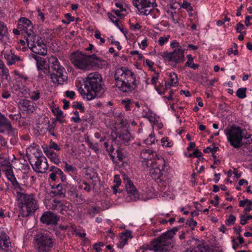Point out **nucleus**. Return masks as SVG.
Masks as SVG:
<instances>
[{
    "label": "nucleus",
    "instance_id": "28",
    "mask_svg": "<svg viewBox=\"0 0 252 252\" xmlns=\"http://www.w3.org/2000/svg\"><path fill=\"white\" fill-rule=\"evenodd\" d=\"M20 22L24 23V27L25 28V32H28L29 30H32L33 26L32 22L30 20L25 17H22L20 19Z\"/></svg>",
    "mask_w": 252,
    "mask_h": 252
},
{
    "label": "nucleus",
    "instance_id": "50",
    "mask_svg": "<svg viewBox=\"0 0 252 252\" xmlns=\"http://www.w3.org/2000/svg\"><path fill=\"white\" fill-rule=\"evenodd\" d=\"M219 150L218 147H214L213 148H211L210 147H207L206 149L203 150V152L205 153H209V151L212 153L214 154L217 151Z\"/></svg>",
    "mask_w": 252,
    "mask_h": 252
},
{
    "label": "nucleus",
    "instance_id": "4",
    "mask_svg": "<svg viewBox=\"0 0 252 252\" xmlns=\"http://www.w3.org/2000/svg\"><path fill=\"white\" fill-rule=\"evenodd\" d=\"M178 230V227H174L163 233L158 238L153 240L147 247L151 251L155 252H167L172 248V239Z\"/></svg>",
    "mask_w": 252,
    "mask_h": 252
},
{
    "label": "nucleus",
    "instance_id": "17",
    "mask_svg": "<svg viewBox=\"0 0 252 252\" xmlns=\"http://www.w3.org/2000/svg\"><path fill=\"white\" fill-rule=\"evenodd\" d=\"M111 136L113 137V141H115L118 138L119 141L125 145H127L128 142L133 139L129 131L126 130L121 133L115 132L112 133Z\"/></svg>",
    "mask_w": 252,
    "mask_h": 252
},
{
    "label": "nucleus",
    "instance_id": "62",
    "mask_svg": "<svg viewBox=\"0 0 252 252\" xmlns=\"http://www.w3.org/2000/svg\"><path fill=\"white\" fill-rule=\"evenodd\" d=\"M1 69L2 75L3 76H5L6 79H7L8 77H9V71L8 69L5 67H3Z\"/></svg>",
    "mask_w": 252,
    "mask_h": 252
},
{
    "label": "nucleus",
    "instance_id": "25",
    "mask_svg": "<svg viewBox=\"0 0 252 252\" xmlns=\"http://www.w3.org/2000/svg\"><path fill=\"white\" fill-rule=\"evenodd\" d=\"M10 124V122L0 112V133L4 132V128Z\"/></svg>",
    "mask_w": 252,
    "mask_h": 252
},
{
    "label": "nucleus",
    "instance_id": "12",
    "mask_svg": "<svg viewBox=\"0 0 252 252\" xmlns=\"http://www.w3.org/2000/svg\"><path fill=\"white\" fill-rule=\"evenodd\" d=\"M27 158L33 170L37 173H45L49 167L47 159L45 157H42L36 160H32L31 156L27 154Z\"/></svg>",
    "mask_w": 252,
    "mask_h": 252
},
{
    "label": "nucleus",
    "instance_id": "33",
    "mask_svg": "<svg viewBox=\"0 0 252 252\" xmlns=\"http://www.w3.org/2000/svg\"><path fill=\"white\" fill-rule=\"evenodd\" d=\"M7 33V28L5 25L2 22L0 21V39L3 38Z\"/></svg>",
    "mask_w": 252,
    "mask_h": 252
},
{
    "label": "nucleus",
    "instance_id": "63",
    "mask_svg": "<svg viewBox=\"0 0 252 252\" xmlns=\"http://www.w3.org/2000/svg\"><path fill=\"white\" fill-rule=\"evenodd\" d=\"M65 17L67 20V23H70V22L74 20V17L72 16L71 14L69 13L65 15Z\"/></svg>",
    "mask_w": 252,
    "mask_h": 252
},
{
    "label": "nucleus",
    "instance_id": "59",
    "mask_svg": "<svg viewBox=\"0 0 252 252\" xmlns=\"http://www.w3.org/2000/svg\"><path fill=\"white\" fill-rule=\"evenodd\" d=\"M244 29H245L244 26L240 22L238 23L237 24L236 27V30L237 32L241 33L242 30Z\"/></svg>",
    "mask_w": 252,
    "mask_h": 252
},
{
    "label": "nucleus",
    "instance_id": "13",
    "mask_svg": "<svg viewBox=\"0 0 252 252\" xmlns=\"http://www.w3.org/2000/svg\"><path fill=\"white\" fill-rule=\"evenodd\" d=\"M141 158L143 160L142 161L143 164L145 165L146 167H149L150 165L154 163V162L158 161L156 159L158 157H157L156 152L150 150H143L140 154Z\"/></svg>",
    "mask_w": 252,
    "mask_h": 252
},
{
    "label": "nucleus",
    "instance_id": "43",
    "mask_svg": "<svg viewBox=\"0 0 252 252\" xmlns=\"http://www.w3.org/2000/svg\"><path fill=\"white\" fill-rule=\"evenodd\" d=\"M155 141V137L154 134H151L149 135V137L145 140V143L147 145H150L154 143Z\"/></svg>",
    "mask_w": 252,
    "mask_h": 252
},
{
    "label": "nucleus",
    "instance_id": "51",
    "mask_svg": "<svg viewBox=\"0 0 252 252\" xmlns=\"http://www.w3.org/2000/svg\"><path fill=\"white\" fill-rule=\"evenodd\" d=\"M131 102V99L128 98H126L125 99L122 100V103L125 105V108L126 110H130V104Z\"/></svg>",
    "mask_w": 252,
    "mask_h": 252
},
{
    "label": "nucleus",
    "instance_id": "30",
    "mask_svg": "<svg viewBox=\"0 0 252 252\" xmlns=\"http://www.w3.org/2000/svg\"><path fill=\"white\" fill-rule=\"evenodd\" d=\"M102 211L100 207H94L87 209V214L91 217H94L96 214L99 213Z\"/></svg>",
    "mask_w": 252,
    "mask_h": 252
},
{
    "label": "nucleus",
    "instance_id": "29",
    "mask_svg": "<svg viewBox=\"0 0 252 252\" xmlns=\"http://www.w3.org/2000/svg\"><path fill=\"white\" fill-rule=\"evenodd\" d=\"M116 153L117 154V158H118V160L124 162V159L127 156L126 151L124 149L119 148L116 150Z\"/></svg>",
    "mask_w": 252,
    "mask_h": 252
},
{
    "label": "nucleus",
    "instance_id": "10",
    "mask_svg": "<svg viewBox=\"0 0 252 252\" xmlns=\"http://www.w3.org/2000/svg\"><path fill=\"white\" fill-rule=\"evenodd\" d=\"M165 167V162L163 159L158 158V161L154 162V163L150 165V174L151 176L154 180H163V173Z\"/></svg>",
    "mask_w": 252,
    "mask_h": 252
},
{
    "label": "nucleus",
    "instance_id": "44",
    "mask_svg": "<svg viewBox=\"0 0 252 252\" xmlns=\"http://www.w3.org/2000/svg\"><path fill=\"white\" fill-rule=\"evenodd\" d=\"M72 107L74 108L80 110V111L82 113H84L85 112V107L83 105V104L81 102H77L76 104L73 105Z\"/></svg>",
    "mask_w": 252,
    "mask_h": 252
},
{
    "label": "nucleus",
    "instance_id": "60",
    "mask_svg": "<svg viewBox=\"0 0 252 252\" xmlns=\"http://www.w3.org/2000/svg\"><path fill=\"white\" fill-rule=\"evenodd\" d=\"M75 94V92L73 91H66L65 92L66 96L72 99L74 98Z\"/></svg>",
    "mask_w": 252,
    "mask_h": 252
},
{
    "label": "nucleus",
    "instance_id": "8",
    "mask_svg": "<svg viewBox=\"0 0 252 252\" xmlns=\"http://www.w3.org/2000/svg\"><path fill=\"white\" fill-rule=\"evenodd\" d=\"M35 248L37 252H49L54 246L52 234L48 231L37 234Z\"/></svg>",
    "mask_w": 252,
    "mask_h": 252
},
{
    "label": "nucleus",
    "instance_id": "57",
    "mask_svg": "<svg viewBox=\"0 0 252 252\" xmlns=\"http://www.w3.org/2000/svg\"><path fill=\"white\" fill-rule=\"evenodd\" d=\"M100 32L98 31H96L94 33V36L96 39H100L101 43H103L105 42V39L100 36Z\"/></svg>",
    "mask_w": 252,
    "mask_h": 252
},
{
    "label": "nucleus",
    "instance_id": "35",
    "mask_svg": "<svg viewBox=\"0 0 252 252\" xmlns=\"http://www.w3.org/2000/svg\"><path fill=\"white\" fill-rule=\"evenodd\" d=\"M246 88H241L236 92V95L240 98H244L246 97Z\"/></svg>",
    "mask_w": 252,
    "mask_h": 252
},
{
    "label": "nucleus",
    "instance_id": "34",
    "mask_svg": "<svg viewBox=\"0 0 252 252\" xmlns=\"http://www.w3.org/2000/svg\"><path fill=\"white\" fill-rule=\"evenodd\" d=\"M0 166L3 169L8 168L11 167V164L8 159H7L5 158H0Z\"/></svg>",
    "mask_w": 252,
    "mask_h": 252
},
{
    "label": "nucleus",
    "instance_id": "9",
    "mask_svg": "<svg viewBox=\"0 0 252 252\" xmlns=\"http://www.w3.org/2000/svg\"><path fill=\"white\" fill-rule=\"evenodd\" d=\"M133 5L141 14L148 15L157 6L156 0H133Z\"/></svg>",
    "mask_w": 252,
    "mask_h": 252
},
{
    "label": "nucleus",
    "instance_id": "31",
    "mask_svg": "<svg viewBox=\"0 0 252 252\" xmlns=\"http://www.w3.org/2000/svg\"><path fill=\"white\" fill-rule=\"evenodd\" d=\"M4 129L7 130L9 136H11L12 138H16L17 135V131L16 129L13 128L10 124Z\"/></svg>",
    "mask_w": 252,
    "mask_h": 252
},
{
    "label": "nucleus",
    "instance_id": "23",
    "mask_svg": "<svg viewBox=\"0 0 252 252\" xmlns=\"http://www.w3.org/2000/svg\"><path fill=\"white\" fill-rule=\"evenodd\" d=\"M47 157L50 159L51 161L53 162L56 165H59L61 161V158L59 155L54 151H49L48 152H44Z\"/></svg>",
    "mask_w": 252,
    "mask_h": 252
},
{
    "label": "nucleus",
    "instance_id": "14",
    "mask_svg": "<svg viewBox=\"0 0 252 252\" xmlns=\"http://www.w3.org/2000/svg\"><path fill=\"white\" fill-rule=\"evenodd\" d=\"M124 182L125 184L126 189L128 195V196L130 198V200L134 201L137 200L139 199V194L133 183L127 177L124 178Z\"/></svg>",
    "mask_w": 252,
    "mask_h": 252
},
{
    "label": "nucleus",
    "instance_id": "58",
    "mask_svg": "<svg viewBox=\"0 0 252 252\" xmlns=\"http://www.w3.org/2000/svg\"><path fill=\"white\" fill-rule=\"evenodd\" d=\"M186 224L190 226H195L197 225V222L194 220L193 219H188L187 220Z\"/></svg>",
    "mask_w": 252,
    "mask_h": 252
},
{
    "label": "nucleus",
    "instance_id": "6",
    "mask_svg": "<svg viewBox=\"0 0 252 252\" xmlns=\"http://www.w3.org/2000/svg\"><path fill=\"white\" fill-rule=\"evenodd\" d=\"M48 62L50 67V73L48 75H50L51 82L56 85H63L67 79L64 68L60 64L58 59L54 56L49 58Z\"/></svg>",
    "mask_w": 252,
    "mask_h": 252
},
{
    "label": "nucleus",
    "instance_id": "3",
    "mask_svg": "<svg viewBox=\"0 0 252 252\" xmlns=\"http://www.w3.org/2000/svg\"><path fill=\"white\" fill-rule=\"evenodd\" d=\"M70 61L76 68L87 70L92 67H98L99 63L102 60L94 54L87 55L81 52L77 51L71 54Z\"/></svg>",
    "mask_w": 252,
    "mask_h": 252
},
{
    "label": "nucleus",
    "instance_id": "41",
    "mask_svg": "<svg viewBox=\"0 0 252 252\" xmlns=\"http://www.w3.org/2000/svg\"><path fill=\"white\" fill-rule=\"evenodd\" d=\"M34 43L35 46H38L39 48H47L46 44L43 42V40L39 36L37 37L36 40H35Z\"/></svg>",
    "mask_w": 252,
    "mask_h": 252
},
{
    "label": "nucleus",
    "instance_id": "22",
    "mask_svg": "<svg viewBox=\"0 0 252 252\" xmlns=\"http://www.w3.org/2000/svg\"><path fill=\"white\" fill-rule=\"evenodd\" d=\"M4 56L9 65L13 64L16 61H21L20 58L14 54L11 51L4 53Z\"/></svg>",
    "mask_w": 252,
    "mask_h": 252
},
{
    "label": "nucleus",
    "instance_id": "61",
    "mask_svg": "<svg viewBox=\"0 0 252 252\" xmlns=\"http://www.w3.org/2000/svg\"><path fill=\"white\" fill-rule=\"evenodd\" d=\"M252 210V201L249 200L246 204V207L245 209V212H249Z\"/></svg>",
    "mask_w": 252,
    "mask_h": 252
},
{
    "label": "nucleus",
    "instance_id": "40",
    "mask_svg": "<svg viewBox=\"0 0 252 252\" xmlns=\"http://www.w3.org/2000/svg\"><path fill=\"white\" fill-rule=\"evenodd\" d=\"M56 126V122L54 121L52 124L48 126L47 127V131L50 134L54 136H56V134L54 133L55 127Z\"/></svg>",
    "mask_w": 252,
    "mask_h": 252
},
{
    "label": "nucleus",
    "instance_id": "56",
    "mask_svg": "<svg viewBox=\"0 0 252 252\" xmlns=\"http://www.w3.org/2000/svg\"><path fill=\"white\" fill-rule=\"evenodd\" d=\"M188 58V61L185 63L186 66H190L191 64L193 63V59L191 55H188L187 56Z\"/></svg>",
    "mask_w": 252,
    "mask_h": 252
},
{
    "label": "nucleus",
    "instance_id": "20",
    "mask_svg": "<svg viewBox=\"0 0 252 252\" xmlns=\"http://www.w3.org/2000/svg\"><path fill=\"white\" fill-rule=\"evenodd\" d=\"M190 243H193L194 247L186 250L185 252H207L206 248L198 240L193 239L190 241Z\"/></svg>",
    "mask_w": 252,
    "mask_h": 252
},
{
    "label": "nucleus",
    "instance_id": "54",
    "mask_svg": "<svg viewBox=\"0 0 252 252\" xmlns=\"http://www.w3.org/2000/svg\"><path fill=\"white\" fill-rule=\"evenodd\" d=\"M89 147L92 150H93L95 153L99 152V148L98 147V144H93L92 142H90Z\"/></svg>",
    "mask_w": 252,
    "mask_h": 252
},
{
    "label": "nucleus",
    "instance_id": "1",
    "mask_svg": "<svg viewBox=\"0 0 252 252\" xmlns=\"http://www.w3.org/2000/svg\"><path fill=\"white\" fill-rule=\"evenodd\" d=\"M102 78L98 72L90 73L78 91L84 99L91 100L95 98L102 88Z\"/></svg>",
    "mask_w": 252,
    "mask_h": 252
},
{
    "label": "nucleus",
    "instance_id": "5",
    "mask_svg": "<svg viewBox=\"0 0 252 252\" xmlns=\"http://www.w3.org/2000/svg\"><path fill=\"white\" fill-rule=\"evenodd\" d=\"M225 134L230 144L236 149L241 148L243 146L249 145L251 143L249 137L245 134V129H242L239 126H232L230 129H226Z\"/></svg>",
    "mask_w": 252,
    "mask_h": 252
},
{
    "label": "nucleus",
    "instance_id": "49",
    "mask_svg": "<svg viewBox=\"0 0 252 252\" xmlns=\"http://www.w3.org/2000/svg\"><path fill=\"white\" fill-rule=\"evenodd\" d=\"M189 157H196L200 158L202 157V153L199 151L198 149H195L192 153H190L189 155Z\"/></svg>",
    "mask_w": 252,
    "mask_h": 252
},
{
    "label": "nucleus",
    "instance_id": "64",
    "mask_svg": "<svg viewBox=\"0 0 252 252\" xmlns=\"http://www.w3.org/2000/svg\"><path fill=\"white\" fill-rule=\"evenodd\" d=\"M252 18V16H247L246 17L245 24L248 27L250 26L252 23L250 22V19Z\"/></svg>",
    "mask_w": 252,
    "mask_h": 252
},
{
    "label": "nucleus",
    "instance_id": "53",
    "mask_svg": "<svg viewBox=\"0 0 252 252\" xmlns=\"http://www.w3.org/2000/svg\"><path fill=\"white\" fill-rule=\"evenodd\" d=\"M114 182L115 183L114 186H115V187H119L120 186L121 180L119 175H116L114 176Z\"/></svg>",
    "mask_w": 252,
    "mask_h": 252
},
{
    "label": "nucleus",
    "instance_id": "19",
    "mask_svg": "<svg viewBox=\"0 0 252 252\" xmlns=\"http://www.w3.org/2000/svg\"><path fill=\"white\" fill-rule=\"evenodd\" d=\"M50 171L52 173L50 174V178L53 181H55L56 178L59 176L62 182H64L66 180V176L63 174V172L59 168L55 166H51L49 169Z\"/></svg>",
    "mask_w": 252,
    "mask_h": 252
},
{
    "label": "nucleus",
    "instance_id": "46",
    "mask_svg": "<svg viewBox=\"0 0 252 252\" xmlns=\"http://www.w3.org/2000/svg\"><path fill=\"white\" fill-rule=\"evenodd\" d=\"M40 97V93L38 91H33L31 94V98L34 101L37 100Z\"/></svg>",
    "mask_w": 252,
    "mask_h": 252
},
{
    "label": "nucleus",
    "instance_id": "27",
    "mask_svg": "<svg viewBox=\"0 0 252 252\" xmlns=\"http://www.w3.org/2000/svg\"><path fill=\"white\" fill-rule=\"evenodd\" d=\"M30 48L33 52L40 55L45 56L47 54V48H39L38 46H35L34 44L33 46L30 47Z\"/></svg>",
    "mask_w": 252,
    "mask_h": 252
},
{
    "label": "nucleus",
    "instance_id": "16",
    "mask_svg": "<svg viewBox=\"0 0 252 252\" xmlns=\"http://www.w3.org/2000/svg\"><path fill=\"white\" fill-rule=\"evenodd\" d=\"M36 63L37 70L39 71V76L40 78H43L49 74V63H47L45 59L41 58Z\"/></svg>",
    "mask_w": 252,
    "mask_h": 252
},
{
    "label": "nucleus",
    "instance_id": "2",
    "mask_svg": "<svg viewBox=\"0 0 252 252\" xmlns=\"http://www.w3.org/2000/svg\"><path fill=\"white\" fill-rule=\"evenodd\" d=\"M114 77L117 87L123 92H131L137 87L134 73L127 67L118 68Z\"/></svg>",
    "mask_w": 252,
    "mask_h": 252
},
{
    "label": "nucleus",
    "instance_id": "55",
    "mask_svg": "<svg viewBox=\"0 0 252 252\" xmlns=\"http://www.w3.org/2000/svg\"><path fill=\"white\" fill-rule=\"evenodd\" d=\"M236 220V217L233 215H229L228 219L226 220V221L231 225L234 224Z\"/></svg>",
    "mask_w": 252,
    "mask_h": 252
},
{
    "label": "nucleus",
    "instance_id": "26",
    "mask_svg": "<svg viewBox=\"0 0 252 252\" xmlns=\"http://www.w3.org/2000/svg\"><path fill=\"white\" fill-rule=\"evenodd\" d=\"M43 148L44 152L54 151L53 149L59 151L61 149L60 146L52 140H50L48 146L43 147Z\"/></svg>",
    "mask_w": 252,
    "mask_h": 252
},
{
    "label": "nucleus",
    "instance_id": "11",
    "mask_svg": "<svg viewBox=\"0 0 252 252\" xmlns=\"http://www.w3.org/2000/svg\"><path fill=\"white\" fill-rule=\"evenodd\" d=\"M184 51L182 47L175 49L173 52L164 51L160 53L161 57L165 61L173 62L175 63H179L185 61Z\"/></svg>",
    "mask_w": 252,
    "mask_h": 252
},
{
    "label": "nucleus",
    "instance_id": "48",
    "mask_svg": "<svg viewBox=\"0 0 252 252\" xmlns=\"http://www.w3.org/2000/svg\"><path fill=\"white\" fill-rule=\"evenodd\" d=\"M64 163L65 171L74 172L76 170V168L75 167L68 164L66 161H64Z\"/></svg>",
    "mask_w": 252,
    "mask_h": 252
},
{
    "label": "nucleus",
    "instance_id": "32",
    "mask_svg": "<svg viewBox=\"0 0 252 252\" xmlns=\"http://www.w3.org/2000/svg\"><path fill=\"white\" fill-rule=\"evenodd\" d=\"M50 202L51 203L52 206H50V208L53 210H58L59 208L62 206L61 201L60 200H57L55 199H54L51 201Z\"/></svg>",
    "mask_w": 252,
    "mask_h": 252
},
{
    "label": "nucleus",
    "instance_id": "15",
    "mask_svg": "<svg viewBox=\"0 0 252 252\" xmlns=\"http://www.w3.org/2000/svg\"><path fill=\"white\" fill-rule=\"evenodd\" d=\"M60 217L51 211L45 212L40 218V221L47 225H56Z\"/></svg>",
    "mask_w": 252,
    "mask_h": 252
},
{
    "label": "nucleus",
    "instance_id": "7",
    "mask_svg": "<svg viewBox=\"0 0 252 252\" xmlns=\"http://www.w3.org/2000/svg\"><path fill=\"white\" fill-rule=\"evenodd\" d=\"M17 197L21 204V212L20 215L23 217L29 216L31 213H34L38 208L37 201L33 194H26L17 192Z\"/></svg>",
    "mask_w": 252,
    "mask_h": 252
},
{
    "label": "nucleus",
    "instance_id": "18",
    "mask_svg": "<svg viewBox=\"0 0 252 252\" xmlns=\"http://www.w3.org/2000/svg\"><path fill=\"white\" fill-rule=\"evenodd\" d=\"M10 245L9 236L6 234L3 229L0 228V248L7 251Z\"/></svg>",
    "mask_w": 252,
    "mask_h": 252
},
{
    "label": "nucleus",
    "instance_id": "21",
    "mask_svg": "<svg viewBox=\"0 0 252 252\" xmlns=\"http://www.w3.org/2000/svg\"><path fill=\"white\" fill-rule=\"evenodd\" d=\"M20 108H24V110L28 112L32 113L35 111V108L32 104V102L27 99H23L19 102L18 104Z\"/></svg>",
    "mask_w": 252,
    "mask_h": 252
},
{
    "label": "nucleus",
    "instance_id": "47",
    "mask_svg": "<svg viewBox=\"0 0 252 252\" xmlns=\"http://www.w3.org/2000/svg\"><path fill=\"white\" fill-rule=\"evenodd\" d=\"M169 38H170L169 35H167L166 36H165V37H163V36L160 37L159 38L158 41V44L160 46H163L165 44V43H166L168 41Z\"/></svg>",
    "mask_w": 252,
    "mask_h": 252
},
{
    "label": "nucleus",
    "instance_id": "45",
    "mask_svg": "<svg viewBox=\"0 0 252 252\" xmlns=\"http://www.w3.org/2000/svg\"><path fill=\"white\" fill-rule=\"evenodd\" d=\"M170 80L169 83L171 84L172 86H175L177 84V76L175 73H173L172 75L171 73L170 74Z\"/></svg>",
    "mask_w": 252,
    "mask_h": 252
},
{
    "label": "nucleus",
    "instance_id": "38",
    "mask_svg": "<svg viewBox=\"0 0 252 252\" xmlns=\"http://www.w3.org/2000/svg\"><path fill=\"white\" fill-rule=\"evenodd\" d=\"M74 116L71 118V121L75 123L78 124L81 122V118L79 116V113L77 111H75L73 112Z\"/></svg>",
    "mask_w": 252,
    "mask_h": 252
},
{
    "label": "nucleus",
    "instance_id": "39",
    "mask_svg": "<svg viewBox=\"0 0 252 252\" xmlns=\"http://www.w3.org/2000/svg\"><path fill=\"white\" fill-rule=\"evenodd\" d=\"M2 170L5 172V175L8 180H9L14 176L11 167L8 168L2 169Z\"/></svg>",
    "mask_w": 252,
    "mask_h": 252
},
{
    "label": "nucleus",
    "instance_id": "42",
    "mask_svg": "<svg viewBox=\"0 0 252 252\" xmlns=\"http://www.w3.org/2000/svg\"><path fill=\"white\" fill-rule=\"evenodd\" d=\"M52 112L56 116V120L63 117V111L59 107L53 109Z\"/></svg>",
    "mask_w": 252,
    "mask_h": 252
},
{
    "label": "nucleus",
    "instance_id": "36",
    "mask_svg": "<svg viewBox=\"0 0 252 252\" xmlns=\"http://www.w3.org/2000/svg\"><path fill=\"white\" fill-rule=\"evenodd\" d=\"M57 190L54 191L55 195L60 196H64V190L63 189V186L61 184H59L56 187Z\"/></svg>",
    "mask_w": 252,
    "mask_h": 252
},
{
    "label": "nucleus",
    "instance_id": "37",
    "mask_svg": "<svg viewBox=\"0 0 252 252\" xmlns=\"http://www.w3.org/2000/svg\"><path fill=\"white\" fill-rule=\"evenodd\" d=\"M108 16L110 20L115 24V25L118 28H120V22L118 18L116 17L114 15L111 13H108Z\"/></svg>",
    "mask_w": 252,
    "mask_h": 252
},
{
    "label": "nucleus",
    "instance_id": "52",
    "mask_svg": "<svg viewBox=\"0 0 252 252\" xmlns=\"http://www.w3.org/2000/svg\"><path fill=\"white\" fill-rule=\"evenodd\" d=\"M121 240L118 244V247L119 248L122 249L126 244L127 238L126 237H124V236H122L121 237Z\"/></svg>",
    "mask_w": 252,
    "mask_h": 252
},
{
    "label": "nucleus",
    "instance_id": "24",
    "mask_svg": "<svg viewBox=\"0 0 252 252\" xmlns=\"http://www.w3.org/2000/svg\"><path fill=\"white\" fill-rule=\"evenodd\" d=\"M28 31V32H26L25 33H26L27 35L26 41L28 46L30 48L32 46H33V45H34L35 40H36L37 36H36V34L33 32V30H29Z\"/></svg>",
    "mask_w": 252,
    "mask_h": 252
}]
</instances>
